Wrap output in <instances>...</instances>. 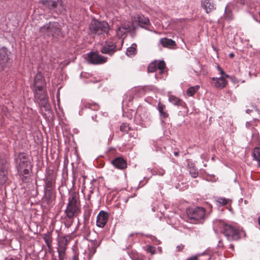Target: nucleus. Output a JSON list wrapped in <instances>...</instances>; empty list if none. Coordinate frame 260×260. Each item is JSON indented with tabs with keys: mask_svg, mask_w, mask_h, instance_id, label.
<instances>
[{
	"mask_svg": "<svg viewBox=\"0 0 260 260\" xmlns=\"http://www.w3.org/2000/svg\"><path fill=\"white\" fill-rule=\"evenodd\" d=\"M89 29L90 33L92 35H108L110 26L105 21H98L94 19H92L90 23Z\"/></svg>",
	"mask_w": 260,
	"mask_h": 260,
	"instance_id": "obj_1",
	"label": "nucleus"
},
{
	"mask_svg": "<svg viewBox=\"0 0 260 260\" xmlns=\"http://www.w3.org/2000/svg\"><path fill=\"white\" fill-rule=\"evenodd\" d=\"M40 32L45 38L53 37L56 38L61 35V29L56 22H50L40 28Z\"/></svg>",
	"mask_w": 260,
	"mask_h": 260,
	"instance_id": "obj_2",
	"label": "nucleus"
},
{
	"mask_svg": "<svg viewBox=\"0 0 260 260\" xmlns=\"http://www.w3.org/2000/svg\"><path fill=\"white\" fill-rule=\"evenodd\" d=\"M186 213L189 219L194 222L202 223L206 217V210L201 207L188 209Z\"/></svg>",
	"mask_w": 260,
	"mask_h": 260,
	"instance_id": "obj_3",
	"label": "nucleus"
},
{
	"mask_svg": "<svg viewBox=\"0 0 260 260\" xmlns=\"http://www.w3.org/2000/svg\"><path fill=\"white\" fill-rule=\"evenodd\" d=\"M80 212V204L75 196L69 199V203L64 211L67 218H74Z\"/></svg>",
	"mask_w": 260,
	"mask_h": 260,
	"instance_id": "obj_4",
	"label": "nucleus"
},
{
	"mask_svg": "<svg viewBox=\"0 0 260 260\" xmlns=\"http://www.w3.org/2000/svg\"><path fill=\"white\" fill-rule=\"evenodd\" d=\"M41 3L50 12L61 14L65 11V8L61 0H42Z\"/></svg>",
	"mask_w": 260,
	"mask_h": 260,
	"instance_id": "obj_5",
	"label": "nucleus"
},
{
	"mask_svg": "<svg viewBox=\"0 0 260 260\" xmlns=\"http://www.w3.org/2000/svg\"><path fill=\"white\" fill-rule=\"evenodd\" d=\"M221 232L228 240H238L240 238V231L230 225L223 224Z\"/></svg>",
	"mask_w": 260,
	"mask_h": 260,
	"instance_id": "obj_6",
	"label": "nucleus"
},
{
	"mask_svg": "<svg viewBox=\"0 0 260 260\" xmlns=\"http://www.w3.org/2000/svg\"><path fill=\"white\" fill-rule=\"evenodd\" d=\"M166 68V63L164 61L155 60L150 63L147 68L148 72H154L157 71H158L159 75H165V69Z\"/></svg>",
	"mask_w": 260,
	"mask_h": 260,
	"instance_id": "obj_7",
	"label": "nucleus"
},
{
	"mask_svg": "<svg viewBox=\"0 0 260 260\" xmlns=\"http://www.w3.org/2000/svg\"><path fill=\"white\" fill-rule=\"evenodd\" d=\"M87 61L91 64H103L107 61V57L99 54L98 52H91L87 55Z\"/></svg>",
	"mask_w": 260,
	"mask_h": 260,
	"instance_id": "obj_8",
	"label": "nucleus"
},
{
	"mask_svg": "<svg viewBox=\"0 0 260 260\" xmlns=\"http://www.w3.org/2000/svg\"><path fill=\"white\" fill-rule=\"evenodd\" d=\"M116 45L113 39L106 41L100 49V51L103 54L113 55L116 51Z\"/></svg>",
	"mask_w": 260,
	"mask_h": 260,
	"instance_id": "obj_9",
	"label": "nucleus"
},
{
	"mask_svg": "<svg viewBox=\"0 0 260 260\" xmlns=\"http://www.w3.org/2000/svg\"><path fill=\"white\" fill-rule=\"evenodd\" d=\"M46 193L51 191L55 187V177L53 172H49L45 179Z\"/></svg>",
	"mask_w": 260,
	"mask_h": 260,
	"instance_id": "obj_10",
	"label": "nucleus"
},
{
	"mask_svg": "<svg viewBox=\"0 0 260 260\" xmlns=\"http://www.w3.org/2000/svg\"><path fill=\"white\" fill-rule=\"evenodd\" d=\"M44 85V82L42 74H38L35 77L34 83V86L35 88L37 94H39V93H44V91L43 90Z\"/></svg>",
	"mask_w": 260,
	"mask_h": 260,
	"instance_id": "obj_11",
	"label": "nucleus"
},
{
	"mask_svg": "<svg viewBox=\"0 0 260 260\" xmlns=\"http://www.w3.org/2000/svg\"><path fill=\"white\" fill-rule=\"evenodd\" d=\"M108 218V213L105 211H101L96 217V225L100 228L104 227Z\"/></svg>",
	"mask_w": 260,
	"mask_h": 260,
	"instance_id": "obj_12",
	"label": "nucleus"
},
{
	"mask_svg": "<svg viewBox=\"0 0 260 260\" xmlns=\"http://www.w3.org/2000/svg\"><path fill=\"white\" fill-rule=\"evenodd\" d=\"M69 240L66 237H60L58 240L57 252L58 254H65Z\"/></svg>",
	"mask_w": 260,
	"mask_h": 260,
	"instance_id": "obj_13",
	"label": "nucleus"
},
{
	"mask_svg": "<svg viewBox=\"0 0 260 260\" xmlns=\"http://www.w3.org/2000/svg\"><path fill=\"white\" fill-rule=\"evenodd\" d=\"M10 53L6 47H3L0 48V65L5 66L9 61V55Z\"/></svg>",
	"mask_w": 260,
	"mask_h": 260,
	"instance_id": "obj_14",
	"label": "nucleus"
},
{
	"mask_svg": "<svg viewBox=\"0 0 260 260\" xmlns=\"http://www.w3.org/2000/svg\"><path fill=\"white\" fill-rule=\"evenodd\" d=\"M211 79L212 80V84L217 88L223 89L228 83V81L224 77H220L219 78L213 77Z\"/></svg>",
	"mask_w": 260,
	"mask_h": 260,
	"instance_id": "obj_15",
	"label": "nucleus"
},
{
	"mask_svg": "<svg viewBox=\"0 0 260 260\" xmlns=\"http://www.w3.org/2000/svg\"><path fill=\"white\" fill-rule=\"evenodd\" d=\"M112 165L118 169H124L127 167L126 161L121 157H117L112 161Z\"/></svg>",
	"mask_w": 260,
	"mask_h": 260,
	"instance_id": "obj_16",
	"label": "nucleus"
},
{
	"mask_svg": "<svg viewBox=\"0 0 260 260\" xmlns=\"http://www.w3.org/2000/svg\"><path fill=\"white\" fill-rule=\"evenodd\" d=\"M134 20L142 27H146L150 24L149 19L142 15H138L135 17Z\"/></svg>",
	"mask_w": 260,
	"mask_h": 260,
	"instance_id": "obj_17",
	"label": "nucleus"
},
{
	"mask_svg": "<svg viewBox=\"0 0 260 260\" xmlns=\"http://www.w3.org/2000/svg\"><path fill=\"white\" fill-rule=\"evenodd\" d=\"M7 172L3 160H0V185L5 184L7 180Z\"/></svg>",
	"mask_w": 260,
	"mask_h": 260,
	"instance_id": "obj_18",
	"label": "nucleus"
},
{
	"mask_svg": "<svg viewBox=\"0 0 260 260\" xmlns=\"http://www.w3.org/2000/svg\"><path fill=\"white\" fill-rule=\"evenodd\" d=\"M202 6L205 10L207 13H209L215 9L213 0L202 1Z\"/></svg>",
	"mask_w": 260,
	"mask_h": 260,
	"instance_id": "obj_19",
	"label": "nucleus"
},
{
	"mask_svg": "<svg viewBox=\"0 0 260 260\" xmlns=\"http://www.w3.org/2000/svg\"><path fill=\"white\" fill-rule=\"evenodd\" d=\"M160 44L164 47L173 48L176 46V42L170 39L162 38L159 40Z\"/></svg>",
	"mask_w": 260,
	"mask_h": 260,
	"instance_id": "obj_20",
	"label": "nucleus"
},
{
	"mask_svg": "<svg viewBox=\"0 0 260 260\" xmlns=\"http://www.w3.org/2000/svg\"><path fill=\"white\" fill-rule=\"evenodd\" d=\"M83 105L85 108H88L94 111H98L100 109L99 105L91 101L83 102Z\"/></svg>",
	"mask_w": 260,
	"mask_h": 260,
	"instance_id": "obj_21",
	"label": "nucleus"
},
{
	"mask_svg": "<svg viewBox=\"0 0 260 260\" xmlns=\"http://www.w3.org/2000/svg\"><path fill=\"white\" fill-rule=\"evenodd\" d=\"M165 108V105L160 103V102L158 104L157 109L161 119H166L169 116V114L167 112L164 111Z\"/></svg>",
	"mask_w": 260,
	"mask_h": 260,
	"instance_id": "obj_22",
	"label": "nucleus"
},
{
	"mask_svg": "<svg viewBox=\"0 0 260 260\" xmlns=\"http://www.w3.org/2000/svg\"><path fill=\"white\" fill-rule=\"evenodd\" d=\"M40 96H39V98L40 99L41 102V106L43 107L46 110H47L49 108V105L48 103V101L47 100L46 96L45 94V93H39L38 94Z\"/></svg>",
	"mask_w": 260,
	"mask_h": 260,
	"instance_id": "obj_23",
	"label": "nucleus"
},
{
	"mask_svg": "<svg viewBox=\"0 0 260 260\" xmlns=\"http://www.w3.org/2000/svg\"><path fill=\"white\" fill-rule=\"evenodd\" d=\"M137 44L134 43L127 48L126 54L129 57H133L137 54Z\"/></svg>",
	"mask_w": 260,
	"mask_h": 260,
	"instance_id": "obj_24",
	"label": "nucleus"
},
{
	"mask_svg": "<svg viewBox=\"0 0 260 260\" xmlns=\"http://www.w3.org/2000/svg\"><path fill=\"white\" fill-rule=\"evenodd\" d=\"M22 158H23L24 160H20L19 163L18 169L22 170L25 168H31V167L30 162L28 160H25V156L23 155Z\"/></svg>",
	"mask_w": 260,
	"mask_h": 260,
	"instance_id": "obj_25",
	"label": "nucleus"
},
{
	"mask_svg": "<svg viewBox=\"0 0 260 260\" xmlns=\"http://www.w3.org/2000/svg\"><path fill=\"white\" fill-rule=\"evenodd\" d=\"M169 101L173 104L177 106H183L184 104V103L181 100L173 95L169 96Z\"/></svg>",
	"mask_w": 260,
	"mask_h": 260,
	"instance_id": "obj_26",
	"label": "nucleus"
},
{
	"mask_svg": "<svg viewBox=\"0 0 260 260\" xmlns=\"http://www.w3.org/2000/svg\"><path fill=\"white\" fill-rule=\"evenodd\" d=\"M252 155L253 159L256 160L258 162V166L260 167V148L255 147L253 149Z\"/></svg>",
	"mask_w": 260,
	"mask_h": 260,
	"instance_id": "obj_27",
	"label": "nucleus"
},
{
	"mask_svg": "<svg viewBox=\"0 0 260 260\" xmlns=\"http://www.w3.org/2000/svg\"><path fill=\"white\" fill-rule=\"evenodd\" d=\"M188 167L189 172L191 177L193 178L197 177L199 175L198 171L195 168L194 164L192 163L188 164Z\"/></svg>",
	"mask_w": 260,
	"mask_h": 260,
	"instance_id": "obj_28",
	"label": "nucleus"
},
{
	"mask_svg": "<svg viewBox=\"0 0 260 260\" xmlns=\"http://www.w3.org/2000/svg\"><path fill=\"white\" fill-rule=\"evenodd\" d=\"M43 239L45 241V242L48 247V248L51 249L52 247V237L50 235V233H47L44 235Z\"/></svg>",
	"mask_w": 260,
	"mask_h": 260,
	"instance_id": "obj_29",
	"label": "nucleus"
},
{
	"mask_svg": "<svg viewBox=\"0 0 260 260\" xmlns=\"http://www.w3.org/2000/svg\"><path fill=\"white\" fill-rule=\"evenodd\" d=\"M136 117L139 118L140 121L145 122L148 119V115L147 112L145 111L140 113V111L138 109L136 114Z\"/></svg>",
	"mask_w": 260,
	"mask_h": 260,
	"instance_id": "obj_30",
	"label": "nucleus"
},
{
	"mask_svg": "<svg viewBox=\"0 0 260 260\" xmlns=\"http://www.w3.org/2000/svg\"><path fill=\"white\" fill-rule=\"evenodd\" d=\"M199 88L200 86L199 85L191 86L187 89L186 93L188 96H193L199 90Z\"/></svg>",
	"mask_w": 260,
	"mask_h": 260,
	"instance_id": "obj_31",
	"label": "nucleus"
},
{
	"mask_svg": "<svg viewBox=\"0 0 260 260\" xmlns=\"http://www.w3.org/2000/svg\"><path fill=\"white\" fill-rule=\"evenodd\" d=\"M215 200L217 203L222 206H225L228 203V200L224 198L217 197Z\"/></svg>",
	"mask_w": 260,
	"mask_h": 260,
	"instance_id": "obj_32",
	"label": "nucleus"
},
{
	"mask_svg": "<svg viewBox=\"0 0 260 260\" xmlns=\"http://www.w3.org/2000/svg\"><path fill=\"white\" fill-rule=\"evenodd\" d=\"M20 179L22 182L26 183L30 180V175H24L22 174H19Z\"/></svg>",
	"mask_w": 260,
	"mask_h": 260,
	"instance_id": "obj_33",
	"label": "nucleus"
},
{
	"mask_svg": "<svg viewBox=\"0 0 260 260\" xmlns=\"http://www.w3.org/2000/svg\"><path fill=\"white\" fill-rule=\"evenodd\" d=\"M31 168H25L24 169L20 170L18 169V172L19 174H22L25 175H30L29 174V169Z\"/></svg>",
	"mask_w": 260,
	"mask_h": 260,
	"instance_id": "obj_34",
	"label": "nucleus"
},
{
	"mask_svg": "<svg viewBox=\"0 0 260 260\" xmlns=\"http://www.w3.org/2000/svg\"><path fill=\"white\" fill-rule=\"evenodd\" d=\"M65 219H66V222H65L66 226L68 227V228L70 227L73 222L74 218H67L66 216Z\"/></svg>",
	"mask_w": 260,
	"mask_h": 260,
	"instance_id": "obj_35",
	"label": "nucleus"
},
{
	"mask_svg": "<svg viewBox=\"0 0 260 260\" xmlns=\"http://www.w3.org/2000/svg\"><path fill=\"white\" fill-rule=\"evenodd\" d=\"M147 251L151 254H154L155 253V248L152 246L149 245L147 248Z\"/></svg>",
	"mask_w": 260,
	"mask_h": 260,
	"instance_id": "obj_36",
	"label": "nucleus"
},
{
	"mask_svg": "<svg viewBox=\"0 0 260 260\" xmlns=\"http://www.w3.org/2000/svg\"><path fill=\"white\" fill-rule=\"evenodd\" d=\"M165 173V171L163 169H159L157 170L155 173L154 175H157L160 176H163Z\"/></svg>",
	"mask_w": 260,
	"mask_h": 260,
	"instance_id": "obj_37",
	"label": "nucleus"
},
{
	"mask_svg": "<svg viewBox=\"0 0 260 260\" xmlns=\"http://www.w3.org/2000/svg\"><path fill=\"white\" fill-rule=\"evenodd\" d=\"M120 129L121 131L127 132L128 131L129 127L126 124L122 123L120 126Z\"/></svg>",
	"mask_w": 260,
	"mask_h": 260,
	"instance_id": "obj_38",
	"label": "nucleus"
},
{
	"mask_svg": "<svg viewBox=\"0 0 260 260\" xmlns=\"http://www.w3.org/2000/svg\"><path fill=\"white\" fill-rule=\"evenodd\" d=\"M126 32V29L124 27H119L118 29L117 33L118 35H122L123 34H124Z\"/></svg>",
	"mask_w": 260,
	"mask_h": 260,
	"instance_id": "obj_39",
	"label": "nucleus"
},
{
	"mask_svg": "<svg viewBox=\"0 0 260 260\" xmlns=\"http://www.w3.org/2000/svg\"><path fill=\"white\" fill-rule=\"evenodd\" d=\"M217 69L219 71L220 75L221 76V77H223V75L224 74L223 70L218 66H217Z\"/></svg>",
	"mask_w": 260,
	"mask_h": 260,
	"instance_id": "obj_40",
	"label": "nucleus"
},
{
	"mask_svg": "<svg viewBox=\"0 0 260 260\" xmlns=\"http://www.w3.org/2000/svg\"><path fill=\"white\" fill-rule=\"evenodd\" d=\"M184 246L183 245L180 244L179 245H178L176 247V249L178 251H181L182 250V249L184 248Z\"/></svg>",
	"mask_w": 260,
	"mask_h": 260,
	"instance_id": "obj_41",
	"label": "nucleus"
},
{
	"mask_svg": "<svg viewBox=\"0 0 260 260\" xmlns=\"http://www.w3.org/2000/svg\"><path fill=\"white\" fill-rule=\"evenodd\" d=\"M225 17L226 18H228L229 19H232L230 12H228L227 10L225 9Z\"/></svg>",
	"mask_w": 260,
	"mask_h": 260,
	"instance_id": "obj_42",
	"label": "nucleus"
},
{
	"mask_svg": "<svg viewBox=\"0 0 260 260\" xmlns=\"http://www.w3.org/2000/svg\"><path fill=\"white\" fill-rule=\"evenodd\" d=\"M65 254H58V260H64Z\"/></svg>",
	"mask_w": 260,
	"mask_h": 260,
	"instance_id": "obj_43",
	"label": "nucleus"
},
{
	"mask_svg": "<svg viewBox=\"0 0 260 260\" xmlns=\"http://www.w3.org/2000/svg\"><path fill=\"white\" fill-rule=\"evenodd\" d=\"M71 260H79L78 255L77 254H75L72 257Z\"/></svg>",
	"mask_w": 260,
	"mask_h": 260,
	"instance_id": "obj_44",
	"label": "nucleus"
},
{
	"mask_svg": "<svg viewBox=\"0 0 260 260\" xmlns=\"http://www.w3.org/2000/svg\"><path fill=\"white\" fill-rule=\"evenodd\" d=\"M246 0H238V2L242 5H244Z\"/></svg>",
	"mask_w": 260,
	"mask_h": 260,
	"instance_id": "obj_45",
	"label": "nucleus"
},
{
	"mask_svg": "<svg viewBox=\"0 0 260 260\" xmlns=\"http://www.w3.org/2000/svg\"><path fill=\"white\" fill-rule=\"evenodd\" d=\"M5 260H18L17 258H13V257H6Z\"/></svg>",
	"mask_w": 260,
	"mask_h": 260,
	"instance_id": "obj_46",
	"label": "nucleus"
},
{
	"mask_svg": "<svg viewBox=\"0 0 260 260\" xmlns=\"http://www.w3.org/2000/svg\"><path fill=\"white\" fill-rule=\"evenodd\" d=\"M95 252V249H94V248L92 249V250H90V254H92L93 255L94 253Z\"/></svg>",
	"mask_w": 260,
	"mask_h": 260,
	"instance_id": "obj_47",
	"label": "nucleus"
},
{
	"mask_svg": "<svg viewBox=\"0 0 260 260\" xmlns=\"http://www.w3.org/2000/svg\"><path fill=\"white\" fill-rule=\"evenodd\" d=\"M223 77H224H224H226V78H230V79H232V77H231L229 75H228V74H225V73H224V74L223 75Z\"/></svg>",
	"mask_w": 260,
	"mask_h": 260,
	"instance_id": "obj_48",
	"label": "nucleus"
},
{
	"mask_svg": "<svg viewBox=\"0 0 260 260\" xmlns=\"http://www.w3.org/2000/svg\"><path fill=\"white\" fill-rule=\"evenodd\" d=\"M133 260H143V258L140 257H134Z\"/></svg>",
	"mask_w": 260,
	"mask_h": 260,
	"instance_id": "obj_49",
	"label": "nucleus"
},
{
	"mask_svg": "<svg viewBox=\"0 0 260 260\" xmlns=\"http://www.w3.org/2000/svg\"><path fill=\"white\" fill-rule=\"evenodd\" d=\"M155 78L156 79H161V78H162L164 77V76L159 77V75L158 74H155Z\"/></svg>",
	"mask_w": 260,
	"mask_h": 260,
	"instance_id": "obj_50",
	"label": "nucleus"
},
{
	"mask_svg": "<svg viewBox=\"0 0 260 260\" xmlns=\"http://www.w3.org/2000/svg\"><path fill=\"white\" fill-rule=\"evenodd\" d=\"M230 247L231 249H234V246L233 244H230Z\"/></svg>",
	"mask_w": 260,
	"mask_h": 260,
	"instance_id": "obj_51",
	"label": "nucleus"
},
{
	"mask_svg": "<svg viewBox=\"0 0 260 260\" xmlns=\"http://www.w3.org/2000/svg\"><path fill=\"white\" fill-rule=\"evenodd\" d=\"M174 155L176 156H178L179 155V152H174Z\"/></svg>",
	"mask_w": 260,
	"mask_h": 260,
	"instance_id": "obj_52",
	"label": "nucleus"
},
{
	"mask_svg": "<svg viewBox=\"0 0 260 260\" xmlns=\"http://www.w3.org/2000/svg\"><path fill=\"white\" fill-rule=\"evenodd\" d=\"M234 56V54L233 53H231L230 54V57H233V56Z\"/></svg>",
	"mask_w": 260,
	"mask_h": 260,
	"instance_id": "obj_53",
	"label": "nucleus"
},
{
	"mask_svg": "<svg viewBox=\"0 0 260 260\" xmlns=\"http://www.w3.org/2000/svg\"><path fill=\"white\" fill-rule=\"evenodd\" d=\"M250 111H251L250 110L247 109L246 112L247 113H249Z\"/></svg>",
	"mask_w": 260,
	"mask_h": 260,
	"instance_id": "obj_54",
	"label": "nucleus"
},
{
	"mask_svg": "<svg viewBox=\"0 0 260 260\" xmlns=\"http://www.w3.org/2000/svg\"><path fill=\"white\" fill-rule=\"evenodd\" d=\"M258 224L260 225V217L258 218Z\"/></svg>",
	"mask_w": 260,
	"mask_h": 260,
	"instance_id": "obj_55",
	"label": "nucleus"
},
{
	"mask_svg": "<svg viewBox=\"0 0 260 260\" xmlns=\"http://www.w3.org/2000/svg\"><path fill=\"white\" fill-rule=\"evenodd\" d=\"M247 125H249V123L248 122H247V123H246V126H247Z\"/></svg>",
	"mask_w": 260,
	"mask_h": 260,
	"instance_id": "obj_56",
	"label": "nucleus"
},
{
	"mask_svg": "<svg viewBox=\"0 0 260 260\" xmlns=\"http://www.w3.org/2000/svg\"><path fill=\"white\" fill-rule=\"evenodd\" d=\"M247 125H249V123L248 122H247V123H246V126H247Z\"/></svg>",
	"mask_w": 260,
	"mask_h": 260,
	"instance_id": "obj_57",
	"label": "nucleus"
}]
</instances>
